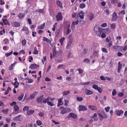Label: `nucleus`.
Segmentation results:
<instances>
[{
  "mask_svg": "<svg viewBox=\"0 0 127 127\" xmlns=\"http://www.w3.org/2000/svg\"><path fill=\"white\" fill-rule=\"evenodd\" d=\"M94 31L97 36L100 37L101 36V37L102 38H104L106 37V35L104 33H102L101 35L102 32L98 26H95L94 28Z\"/></svg>",
  "mask_w": 127,
  "mask_h": 127,
  "instance_id": "obj_1",
  "label": "nucleus"
},
{
  "mask_svg": "<svg viewBox=\"0 0 127 127\" xmlns=\"http://www.w3.org/2000/svg\"><path fill=\"white\" fill-rule=\"evenodd\" d=\"M39 67V65L36 64H32L30 66L31 69H37Z\"/></svg>",
  "mask_w": 127,
  "mask_h": 127,
  "instance_id": "obj_5",
  "label": "nucleus"
},
{
  "mask_svg": "<svg viewBox=\"0 0 127 127\" xmlns=\"http://www.w3.org/2000/svg\"><path fill=\"white\" fill-rule=\"evenodd\" d=\"M29 109V108L28 106H25L23 108V111H25L26 110H28Z\"/></svg>",
  "mask_w": 127,
  "mask_h": 127,
  "instance_id": "obj_55",
  "label": "nucleus"
},
{
  "mask_svg": "<svg viewBox=\"0 0 127 127\" xmlns=\"http://www.w3.org/2000/svg\"><path fill=\"white\" fill-rule=\"evenodd\" d=\"M77 100V101H82L83 100V98L82 97H77L76 98Z\"/></svg>",
  "mask_w": 127,
  "mask_h": 127,
  "instance_id": "obj_47",
  "label": "nucleus"
},
{
  "mask_svg": "<svg viewBox=\"0 0 127 127\" xmlns=\"http://www.w3.org/2000/svg\"><path fill=\"white\" fill-rule=\"evenodd\" d=\"M123 14L124 15L125 14V10H122L121 12L119 13V14Z\"/></svg>",
  "mask_w": 127,
  "mask_h": 127,
  "instance_id": "obj_62",
  "label": "nucleus"
},
{
  "mask_svg": "<svg viewBox=\"0 0 127 127\" xmlns=\"http://www.w3.org/2000/svg\"><path fill=\"white\" fill-rule=\"evenodd\" d=\"M86 93L87 95H90L93 93V92L92 91L89 90H87Z\"/></svg>",
  "mask_w": 127,
  "mask_h": 127,
  "instance_id": "obj_32",
  "label": "nucleus"
},
{
  "mask_svg": "<svg viewBox=\"0 0 127 127\" xmlns=\"http://www.w3.org/2000/svg\"><path fill=\"white\" fill-rule=\"evenodd\" d=\"M123 49V47L119 46H117V48L115 49V50L116 51L118 50L119 51H122Z\"/></svg>",
  "mask_w": 127,
  "mask_h": 127,
  "instance_id": "obj_18",
  "label": "nucleus"
},
{
  "mask_svg": "<svg viewBox=\"0 0 127 127\" xmlns=\"http://www.w3.org/2000/svg\"><path fill=\"white\" fill-rule=\"evenodd\" d=\"M37 94L36 92H35L33 93L30 96V98L31 99L33 98Z\"/></svg>",
  "mask_w": 127,
  "mask_h": 127,
  "instance_id": "obj_27",
  "label": "nucleus"
},
{
  "mask_svg": "<svg viewBox=\"0 0 127 127\" xmlns=\"http://www.w3.org/2000/svg\"><path fill=\"white\" fill-rule=\"evenodd\" d=\"M45 80L46 81L49 82L51 81V79L49 78L46 77L45 78Z\"/></svg>",
  "mask_w": 127,
  "mask_h": 127,
  "instance_id": "obj_60",
  "label": "nucleus"
},
{
  "mask_svg": "<svg viewBox=\"0 0 127 127\" xmlns=\"http://www.w3.org/2000/svg\"><path fill=\"white\" fill-rule=\"evenodd\" d=\"M79 111H86L87 110V109L82 105H79Z\"/></svg>",
  "mask_w": 127,
  "mask_h": 127,
  "instance_id": "obj_8",
  "label": "nucleus"
},
{
  "mask_svg": "<svg viewBox=\"0 0 127 127\" xmlns=\"http://www.w3.org/2000/svg\"><path fill=\"white\" fill-rule=\"evenodd\" d=\"M39 115L41 117H43L44 115V113L43 112H40L39 113Z\"/></svg>",
  "mask_w": 127,
  "mask_h": 127,
  "instance_id": "obj_61",
  "label": "nucleus"
},
{
  "mask_svg": "<svg viewBox=\"0 0 127 127\" xmlns=\"http://www.w3.org/2000/svg\"><path fill=\"white\" fill-rule=\"evenodd\" d=\"M113 18L112 20V21H113L116 20L117 18V16L116 13L114 12L112 14Z\"/></svg>",
  "mask_w": 127,
  "mask_h": 127,
  "instance_id": "obj_10",
  "label": "nucleus"
},
{
  "mask_svg": "<svg viewBox=\"0 0 127 127\" xmlns=\"http://www.w3.org/2000/svg\"><path fill=\"white\" fill-rule=\"evenodd\" d=\"M70 93V91H67L64 92L63 93V95H65L69 94Z\"/></svg>",
  "mask_w": 127,
  "mask_h": 127,
  "instance_id": "obj_33",
  "label": "nucleus"
},
{
  "mask_svg": "<svg viewBox=\"0 0 127 127\" xmlns=\"http://www.w3.org/2000/svg\"><path fill=\"white\" fill-rule=\"evenodd\" d=\"M86 7V5L84 3L81 4L80 5V7L81 8L83 9Z\"/></svg>",
  "mask_w": 127,
  "mask_h": 127,
  "instance_id": "obj_39",
  "label": "nucleus"
},
{
  "mask_svg": "<svg viewBox=\"0 0 127 127\" xmlns=\"http://www.w3.org/2000/svg\"><path fill=\"white\" fill-rule=\"evenodd\" d=\"M100 79L102 80L105 81L106 80L105 78L103 76H100Z\"/></svg>",
  "mask_w": 127,
  "mask_h": 127,
  "instance_id": "obj_59",
  "label": "nucleus"
},
{
  "mask_svg": "<svg viewBox=\"0 0 127 127\" xmlns=\"http://www.w3.org/2000/svg\"><path fill=\"white\" fill-rule=\"evenodd\" d=\"M21 116L20 115H19L18 116H17L15 117L13 119V120L14 121H21Z\"/></svg>",
  "mask_w": 127,
  "mask_h": 127,
  "instance_id": "obj_13",
  "label": "nucleus"
},
{
  "mask_svg": "<svg viewBox=\"0 0 127 127\" xmlns=\"http://www.w3.org/2000/svg\"><path fill=\"white\" fill-rule=\"evenodd\" d=\"M11 88L10 87H8L6 92H5V95H7V94L9 92V91H11Z\"/></svg>",
  "mask_w": 127,
  "mask_h": 127,
  "instance_id": "obj_43",
  "label": "nucleus"
},
{
  "mask_svg": "<svg viewBox=\"0 0 127 127\" xmlns=\"http://www.w3.org/2000/svg\"><path fill=\"white\" fill-rule=\"evenodd\" d=\"M16 64V62H15L14 63L12 64L9 67L8 69L9 70H11L13 69V67Z\"/></svg>",
  "mask_w": 127,
  "mask_h": 127,
  "instance_id": "obj_23",
  "label": "nucleus"
},
{
  "mask_svg": "<svg viewBox=\"0 0 127 127\" xmlns=\"http://www.w3.org/2000/svg\"><path fill=\"white\" fill-rule=\"evenodd\" d=\"M36 123L37 125L38 126H40L42 124V122L40 120L37 121L36 122Z\"/></svg>",
  "mask_w": 127,
  "mask_h": 127,
  "instance_id": "obj_42",
  "label": "nucleus"
},
{
  "mask_svg": "<svg viewBox=\"0 0 127 127\" xmlns=\"http://www.w3.org/2000/svg\"><path fill=\"white\" fill-rule=\"evenodd\" d=\"M110 107L108 106L107 107H106L105 108V111L106 112H108L109 111L110 109Z\"/></svg>",
  "mask_w": 127,
  "mask_h": 127,
  "instance_id": "obj_51",
  "label": "nucleus"
},
{
  "mask_svg": "<svg viewBox=\"0 0 127 127\" xmlns=\"http://www.w3.org/2000/svg\"><path fill=\"white\" fill-rule=\"evenodd\" d=\"M53 56H56L58 53V52L57 53V51H56V48L55 47L53 49Z\"/></svg>",
  "mask_w": 127,
  "mask_h": 127,
  "instance_id": "obj_30",
  "label": "nucleus"
},
{
  "mask_svg": "<svg viewBox=\"0 0 127 127\" xmlns=\"http://www.w3.org/2000/svg\"><path fill=\"white\" fill-rule=\"evenodd\" d=\"M78 22L79 21L78 20H77L75 22H73L72 23L71 26L72 27H74L75 26V24H76L77 25L78 24Z\"/></svg>",
  "mask_w": 127,
  "mask_h": 127,
  "instance_id": "obj_38",
  "label": "nucleus"
},
{
  "mask_svg": "<svg viewBox=\"0 0 127 127\" xmlns=\"http://www.w3.org/2000/svg\"><path fill=\"white\" fill-rule=\"evenodd\" d=\"M116 112L117 115L120 116L121 114L123 113L124 112L123 110H120L116 111Z\"/></svg>",
  "mask_w": 127,
  "mask_h": 127,
  "instance_id": "obj_19",
  "label": "nucleus"
},
{
  "mask_svg": "<svg viewBox=\"0 0 127 127\" xmlns=\"http://www.w3.org/2000/svg\"><path fill=\"white\" fill-rule=\"evenodd\" d=\"M33 53L35 54H37L38 53V51L37 50V48L36 47L34 48Z\"/></svg>",
  "mask_w": 127,
  "mask_h": 127,
  "instance_id": "obj_36",
  "label": "nucleus"
},
{
  "mask_svg": "<svg viewBox=\"0 0 127 127\" xmlns=\"http://www.w3.org/2000/svg\"><path fill=\"white\" fill-rule=\"evenodd\" d=\"M84 62L86 63H89L90 60L88 59H86L84 60Z\"/></svg>",
  "mask_w": 127,
  "mask_h": 127,
  "instance_id": "obj_37",
  "label": "nucleus"
},
{
  "mask_svg": "<svg viewBox=\"0 0 127 127\" xmlns=\"http://www.w3.org/2000/svg\"><path fill=\"white\" fill-rule=\"evenodd\" d=\"M97 90L100 93H101L102 90H101V88L99 87Z\"/></svg>",
  "mask_w": 127,
  "mask_h": 127,
  "instance_id": "obj_63",
  "label": "nucleus"
},
{
  "mask_svg": "<svg viewBox=\"0 0 127 127\" xmlns=\"http://www.w3.org/2000/svg\"><path fill=\"white\" fill-rule=\"evenodd\" d=\"M24 94L23 93H22L21 95L18 98V99L19 101L21 100H22L24 96Z\"/></svg>",
  "mask_w": 127,
  "mask_h": 127,
  "instance_id": "obj_31",
  "label": "nucleus"
},
{
  "mask_svg": "<svg viewBox=\"0 0 127 127\" xmlns=\"http://www.w3.org/2000/svg\"><path fill=\"white\" fill-rule=\"evenodd\" d=\"M117 94L116 91L115 89H114L113 91L112 92V94L113 96H114Z\"/></svg>",
  "mask_w": 127,
  "mask_h": 127,
  "instance_id": "obj_46",
  "label": "nucleus"
},
{
  "mask_svg": "<svg viewBox=\"0 0 127 127\" xmlns=\"http://www.w3.org/2000/svg\"><path fill=\"white\" fill-rule=\"evenodd\" d=\"M70 25L69 24H67L66 26L64 28V30H66V35H68L71 32V31L69 29Z\"/></svg>",
  "mask_w": 127,
  "mask_h": 127,
  "instance_id": "obj_4",
  "label": "nucleus"
},
{
  "mask_svg": "<svg viewBox=\"0 0 127 127\" xmlns=\"http://www.w3.org/2000/svg\"><path fill=\"white\" fill-rule=\"evenodd\" d=\"M46 57L45 56L43 57V59H42V62L43 63H44V62H45L46 60Z\"/></svg>",
  "mask_w": 127,
  "mask_h": 127,
  "instance_id": "obj_57",
  "label": "nucleus"
},
{
  "mask_svg": "<svg viewBox=\"0 0 127 127\" xmlns=\"http://www.w3.org/2000/svg\"><path fill=\"white\" fill-rule=\"evenodd\" d=\"M77 70L79 71V74L82 73L83 72V70L81 68L78 69Z\"/></svg>",
  "mask_w": 127,
  "mask_h": 127,
  "instance_id": "obj_53",
  "label": "nucleus"
},
{
  "mask_svg": "<svg viewBox=\"0 0 127 127\" xmlns=\"http://www.w3.org/2000/svg\"><path fill=\"white\" fill-rule=\"evenodd\" d=\"M98 115L100 117L103 119H106L107 117V116L106 114H104V115H103L100 113H98Z\"/></svg>",
  "mask_w": 127,
  "mask_h": 127,
  "instance_id": "obj_14",
  "label": "nucleus"
},
{
  "mask_svg": "<svg viewBox=\"0 0 127 127\" xmlns=\"http://www.w3.org/2000/svg\"><path fill=\"white\" fill-rule=\"evenodd\" d=\"M2 21L4 23V24L5 25H8L9 26H10V24L8 22L7 19H2Z\"/></svg>",
  "mask_w": 127,
  "mask_h": 127,
  "instance_id": "obj_16",
  "label": "nucleus"
},
{
  "mask_svg": "<svg viewBox=\"0 0 127 127\" xmlns=\"http://www.w3.org/2000/svg\"><path fill=\"white\" fill-rule=\"evenodd\" d=\"M109 39H110V40H111V37L110 36H109L108 37H107L106 39V40L108 42H109L110 41V40Z\"/></svg>",
  "mask_w": 127,
  "mask_h": 127,
  "instance_id": "obj_58",
  "label": "nucleus"
},
{
  "mask_svg": "<svg viewBox=\"0 0 127 127\" xmlns=\"http://www.w3.org/2000/svg\"><path fill=\"white\" fill-rule=\"evenodd\" d=\"M43 40L44 41H46V42L49 43H51V41L49 39H48L45 37H43Z\"/></svg>",
  "mask_w": 127,
  "mask_h": 127,
  "instance_id": "obj_22",
  "label": "nucleus"
},
{
  "mask_svg": "<svg viewBox=\"0 0 127 127\" xmlns=\"http://www.w3.org/2000/svg\"><path fill=\"white\" fill-rule=\"evenodd\" d=\"M45 23H44L43 24L41 25L40 26H38L37 28V29H42L45 26Z\"/></svg>",
  "mask_w": 127,
  "mask_h": 127,
  "instance_id": "obj_26",
  "label": "nucleus"
},
{
  "mask_svg": "<svg viewBox=\"0 0 127 127\" xmlns=\"http://www.w3.org/2000/svg\"><path fill=\"white\" fill-rule=\"evenodd\" d=\"M64 66V64L59 65L57 67L58 69L63 68V67Z\"/></svg>",
  "mask_w": 127,
  "mask_h": 127,
  "instance_id": "obj_50",
  "label": "nucleus"
},
{
  "mask_svg": "<svg viewBox=\"0 0 127 127\" xmlns=\"http://www.w3.org/2000/svg\"><path fill=\"white\" fill-rule=\"evenodd\" d=\"M93 88L96 90H97L99 88L97 85L94 84L92 86Z\"/></svg>",
  "mask_w": 127,
  "mask_h": 127,
  "instance_id": "obj_48",
  "label": "nucleus"
},
{
  "mask_svg": "<svg viewBox=\"0 0 127 127\" xmlns=\"http://www.w3.org/2000/svg\"><path fill=\"white\" fill-rule=\"evenodd\" d=\"M56 18L57 21L62 20L63 19V17L61 13L60 12L58 13L56 16Z\"/></svg>",
  "mask_w": 127,
  "mask_h": 127,
  "instance_id": "obj_3",
  "label": "nucleus"
},
{
  "mask_svg": "<svg viewBox=\"0 0 127 127\" xmlns=\"http://www.w3.org/2000/svg\"><path fill=\"white\" fill-rule=\"evenodd\" d=\"M22 45L25 46L26 43V41L25 39H24L22 41Z\"/></svg>",
  "mask_w": 127,
  "mask_h": 127,
  "instance_id": "obj_49",
  "label": "nucleus"
},
{
  "mask_svg": "<svg viewBox=\"0 0 127 127\" xmlns=\"http://www.w3.org/2000/svg\"><path fill=\"white\" fill-rule=\"evenodd\" d=\"M89 107L92 110H95L96 109V107L95 106L90 105L89 106Z\"/></svg>",
  "mask_w": 127,
  "mask_h": 127,
  "instance_id": "obj_24",
  "label": "nucleus"
},
{
  "mask_svg": "<svg viewBox=\"0 0 127 127\" xmlns=\"http://www.w3.org/2000/svg\"><path fill=\"white\" fill-rule=\"evenodd\" d=\"M11 83L14 86V87L15 88H17L18 87V85H16L17 81H15L14 83L12 82Z\"/></svg>",
  "mask_w": 127,
  "mask_h": 127,
  "instance_id": "obj_41",
  "label": "nucleus"
},
{
  "mask_svg": "<svg viewBox=\"0 0 127 127\" xmlns=\"http://www.w3.org/2000/svg\"><path fill=\"white\" fill-rule=\"evenodd\" d=\"M63 99V98H60L58 100V106L62 105L64 104L63 102L62 101Z\"/></svg>",
  "mask_w": 127,
  "mask_h": 127,
  "instance_id": "obj_11",
  "label": "nucleus"
},
{
  "mask_svg": "<svg viewBox=\"0 0 127 127\" xmlns=\"http://www.w3.org/2000/svg\"><path fill=\"white\" fill-rule=\"evenodd\" d=\"M73 57V54L71 53H69L67 56V58L68 59H69V58Z\"/></svg>",
  "mask_w": 127,
  "mask_h": 127,
  "instance_id": "obj_40",
  "label": "nucleus"
},
{
  "mask_svg": "<svg viewBox=\"0 0 127 127\" xmlns=\"http://www.w3.org/2000/svg\"><path fill=\"white\" fill-rule=\"evenodd\" d=\"M43 99V95H42L39 97L37 99L36 101L38 103H42V100Z\"/></svg>",
  "mask_w": 127,
  "mask_h": 127,
  "instance_id": "obj_6",
  "label": "nucleus"
},
{
  "mask_svg": "<svg viewBox=\"0 0 127 127\" xmlns=\"http://www.w3.org/2000/svg\"><path fill=\"white\" fill-rule=\"evenodd\" d=\"M61 111V114H64L69 112L71 111V109L68 108H64L63 106L60 107V109Z\"/></svg>",
  "mask_w": 127,
  "mask_h": 127,
  "instance_id": "obj_2",
  "label": "nucleus"
},
{
  "mask_svg": "<svg viewBox=\"0 0 127 127\" xmlns=\"http://www.w3.org/2000/svg\"><path fill=\"white\" fill-rule=\"evenodd\" d=\"M94 15L92 13H91L89 15V19L90 20H92L94 18Z\"/></svg>",
  "mask_w": 127,
  "mask_h": 127,
  "instance_id": "obj_29",
  "label": "nucleus"
},
{
  "mask_svg": "<svg viewBox=\"0 0 127 127\" xmlns=\"http://www.w3.org/2000/svg\"><path fill=\"white\" fill-rule=\"evenodd\" d=\"M101 50L103 52L107 53V50L105 48H102L101 49Z\"/></svg>",
  "mask_w": 127,
  "mask_h": 127,
  "instance_id": "obj_56",
  "label": "nucleus"
},
{
  "mask_svg": "<svg viewBox=\"0 0 127 127\" xmlns=\"http://www.w3.org/2000/svg\"><path fill=\"white\" fill-rule=\"evenodd\" d=\"M78 15H79V17L81 19H82L84 18V14L82 11H81L79 13H78Z\"/></svg>",
  "mask_w": 127,
  "mask_h": 127,
  "instance_id": "obj_20",
  "label": "nucleus"
},
{
  "mask_svg": "<svg viewBox=\"0 0 127 127\" xmlns=\"http://www.w3.org/2000/svg\"><path fill=\"white\" fill-rule=\"evenodd\" d=\"M104 31L106 33H109L110 32V29L107 28L104 29Z\"/></svg>",
  "mask_w": 127,
  "mask_h": 127,
  "instance_id": "obj_28",
  "label": "nucleus"
},
{
  "mask_svg": "<svg viewBox=\"0 0 127 127\" xmlns=\"http://www.w3.org/2000/svg\"><path fill=\"white\" fill-rule=\"evenodd\" d=\"M12 26L14 27H18L20 25V24L18 22H13L12 24Z\"/></svg>",
  "mask_w": 127,
  "mask_h": 127,
  "instance_id": "obj_9",
  "label": "nucleus"
},
{
  "mask_svg": "<svg viewBox=\"0 0 127 127\" xmlns=\"http://www.w3.org/2000/svg\"><path fill=\"white\" fill-rule=\"evenodd\" d=\"M13 53V51H11L9 53H7L5 54V55L7 57H8Z\"/></svg>",
  "mask_w": 127,
  "mask_h": 127,
  "instance_id": "obj_44",
  "label": "nucleus"
},
{
  "mask_svg": "<svg viewBox=\"0 0 127 127\" xmlns=\"http://www.w3.org/2000/svg\"><path fill=\"white\" fill-rule=\"evenodd\" d=\"M14 109L15 111L16 112L18 111L19 109V107L17 105H15L14 106Z\"/></svg>",
  "mask_w": 127,
  "mask_h": 127,
  "instance_id": "obj_34",
  "label": "nucleus"
},
{
  "mask_svg": "<svg viewBox=\"0 0 127 127\" xmlns=\"http://www.w3.org/2000/svg\"><path fill=\"white\" fill-rule=\"evenodd\" d=\"M34 110H30L28 111L27 112V114L28 115H30L34 113Z\"/></svg>",
  "mask_w": 127,
  "mask_h": 127,
  "instance_id": "obj_21",
  "label": "nucleus"
},
{
  "mask_svg": "<svg viewBox=\"0 0 127 127\" xmlns=\"http://www.w3.org/2000/svg\"><path fill=\"white\" fill-rule=\"evenodd\" d=\"M56 3L57 5L59 7H60L61 8H63L62 3L59 0H57L56 2Z\"/></svg>",
  "mask_w": 127,
  "mask_h": 127,
  "instance_id": "obj_15",
  "label": "nucleus"
},
{
  "mask_svg": "<svg viewBox=\"0 0 127 127\" xmlns=\"http://www.w3.org/2000/svg\"><path fill=\"white\" fill-rule=\"evenodd\" d=\"M69 115L70 117H68V118L71 117L73 119H75L77 118V115L76 114L72 113H69Z\"/></svg>",
  "mask_w": 127,
  "mask_h": 127,
  "instance_id": "obj_7",
  "label": "nucleus"
},
{
  "mask_svg": "<svg viewBox=\"0 0 127 127\" xmlns=\"http://www.w3.org/2000/svg\"><path fill=\"white\" fill-rule=\"evenodd\" d=\"M65 38L64 37H62L60 40V42L62 44L63 43V41L64 40Z\"/></svg>",
  "mask_w": 127,
  "mask_h": 127,
  "instance_id": "obj_52",
  "label": "nucleus"
},
{
  "mask_svg": "<svg viewBox=\"0 0 127 127\" xmlns=\"http://www.w3.org/2000/svg\"><path fill=\"white\" fill-rule=\"evenodd\" d=\"M112 41H110L109 43L108 44L107 46V47L110 48L112 45Z\"/></svg>",
  "mask_w": 127,
  "mask_h": 127,
  "instance_id": "obj_45",
  "label": "nucleus"
},
{
  "mask_svg": "<svg viewBox=\"0 0 127 127\" xmlns=\"http://www.w3.org/2000/svg\"><path fill=\"white\" fill-rule=\"evenodd\" d=\"M98 52L97 51H95L93 52V54L94 56L97 57Z\"/></svg>",
  "mask_w": 127,
  "mask_h": 127,
  "instance_id": "obj_35",
  "label": "nucleus"
},
{
  "mask_svg": "<svg viewBox=\"0 0 127 127\" xmlns=\"http://www.w3.org/2000/svg\"><path fill=\"white\" fill-rule=\"evenodd\" d=\"M25 14L24 13H20L18 15V16L19 17V19L22 18H24V17Z\"/></svg>",
  "mask_w": 127,
  "mask_h": 127,
  "instance_id": "obj_25",
  "label": "nucleus"
},
{
  "mask_svg": "<svg viewBox=\"0 0 127 127\" xmlns=\"http://www.w3.org/2000/svg\"><path fill=\"white\" fill-rule=\"evenodd\" d=\"M22 30L23 31H26V34L27 35L29 33V31L28 28L26 27H23L22 29Z\"/></svg>",
  "mask_w": 127,
  "mask_h": 127,
  "instance_id": "obj_12",
  "label": "nucleus"
},
{
  "mask_svg": "<svg viewBox=\"0 0 127 127\" xmlns=\"http://www.w3.org/2000/svg\"><path fill=\"white\" fill-rule=\"evenodd\" d=\"M115 27L116 25L115 23L112 24L111 25V28L112 29L115 28Z\"/></svg>",
  "mask_w": 127,
  "mask_h": 127,
  "instance_id": "obj_54",
  "label": "nucleus"
},
{
  "mask_svg": "<svg viewBox=\"0 0 127 127\" xmlns=\"http://www.w3.org/2000/svg\"><path fill=\"white\" fill-rule=\"evenodd\" d=\"M118 67L117 72L118 73H120V72L121 69L122 68V65L121 64H120V62L118 63Z\"/></svg>",
  "mask_w": 127,
  "mask_h": 127,
  "instance_id": "obj_17",
  "label": "nucleus"
},
{
  "mask_svg": "<svg viewBox=\"0 0 127 127\" xmlns=\"http://www.w3.org/2000/svg\"><path fill=\"white\" fill-rule=\"evenodd\" d=\"M27 21L29 23L30 25H31L32 24V22L31 19H27Z\"/></svg>",
  "mask_w": 127,
  "mask_h": 127,
  "instance_id": "obj_64",
  "label": "nucleus"
}]
</instances>
